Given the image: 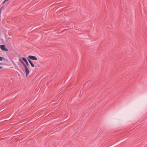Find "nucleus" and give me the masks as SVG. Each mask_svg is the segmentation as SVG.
Listing matches in <instances>:
<instances>
[{
	"instance_id": "obj_1",
	"label": "nucleus",
	"mask_w": 147,
	"mask_h": 147,
	"mask_svg": "<svg viewBox=\"0 0 147 147\" xmlns=\"http://www.w3.org/2000/svg\"><path fill=\"white\" fill-rule=\"evenodd\" d=\"M18 60L24 65L25 68V71L26 73V76H27L30 73V71L28 67L26 66L25 63L21 59H19Z\"/></svg>"
},
{
	"instance_id": "obj_10",
	"label": "nucleus",
	"mask_w": 147,
	"mask_h": 147,
	"mask_svg": "<svg viewBox=\"0 0 147 147\" xmlns=\"http://www.w3.org/2000/svg\"><path fill=\"white\" fill-rule=\"evenodd\" d=\"M4 109H1L0 110V111L1 112L3 111H4Z\"/></svg>"
},
{
	"instance_id": "obj_2",
	"label": "nucleus",
	"mask_w": 147,
	"mask_h": 147,
	"mask_svg": "<svg viewBox=\"0 0 147 147\" xmlns=\"http://www.w3.org/2000/svg\"><path fill=\"white\" fill-rule=\"evenodd\" d=\"M1 49L3 51H8V49L5 47V45H1L0 46Z\"/></svg>"
},
{
	"instance_id": "obj_5",
	"label": "nucleus",
	"mask_w": 147,
	"mask_h": 147,
	"mask_svg": "<svg viewBox=\"0 0 147 147\" xmlns=\"http://www.w3.org/2000/svg\"><path fill=\"white\" fill-rule=\"evenodd\" d=\"M4 60H5V59L4 58L0 56V61H2Z\"/></svg>"
},
{
	"instance_id": "obj_6",
	"label": "nucleus",
	"mask_w": 147,
	"mask_h": 147,
	"mask_svg": "<svg viewBox=\"0 0 147 147\" xmlns=\"http://www.w3.org/2000/svg\"><path fill=\"white\" fill-rule=\"evenodd\" d=\"M30 64L31 65V66L32 67H34L35 66L34 64L32 62Z\"/></svg>"
},
{
	"instance_id": "obj_13",
	"label": "nucleus",
	"mask_w": 147,
	"mask_h": 147,
	"mask_svg": "<svg viewBox=\"0 0 147 147\" xmlns=\"http://www.w3.org/2000/svg\"><path fill=\"white\" fill-rule=\"evenodd\" d=\"M2 67H2V66H0V69H1Z\"/></svg>"
},
{
	"instance_id": "obj_14",
	"label": "nucleus",
	"mask_w": 147,
	"mask_h": 147,
	"mask_svg": "<svg viewBox=\"0 0 147 147\" xmlns=\"http://www.w3.org/2000/svg\"><path fill=\"white\" fill-rule=\"evenodd\" d=\"M3 63H0V64H2Z\"/></svg>"
},
{
	"instance_id": "obj_4",
	"label": "nucleus",
	"mask_w": 147,
	"mask_h": 147,
	"mask_svg": "<svg viewBox=\"0 0 147 147\" xmlns=\"http://www.w3.org/2000/svg\"><path fill=\"white\" fill-rule=\"evenodd\" d=\"M22 59L26 63V65L27 67V66H29V63H28L27 59H26L24 57H23L22 58Z\"/></svg>"
},
{
	"instance_id": "obj_12",
	"label": "nucleus",
	"mask_w": 147,
	"mask_h": 147,
	"mask_svg": "<svg viewBox=\"0 0 147 147\" xmlns=\"http://www.w3.org/2000/svg\"><path fill=\"white\" fill-rule=\"evenodd\" d=\"M11 38L10 37H8V38L7 39V40H11Z\"/></svg>"
},
{
	"instance_id": "obj_8",
	"label": "nucleus",
	"mask_w": 147,
	"mask_h": 147,
	"mask_svg": "<svg viewBox=\"0 0 147 147\" xmlns=\"http://www.w3.org/2000/svg\"><path fill=\"white\" fill-rule=\"evenodd\" d=\"M28 60L29 63H31L32 62V61L31 60V59H29L28 58Z\"/></svg>"
},
{
	"instance_id": "obj_9",
	"label": "nucleus",
	"mask_w": 147,
	"mask_h": 147,
	"mask_svg": "<svg viewBox=\"0 0 147 147\" xmlns=\"http://www.w3.org/2000/svg\"><path fill=\"white\" fill-rule=\"evenodd\" d=\"M28 60L29 63H31L32 62V61L31 60V59H29L28 58Z\"/></svg>"
},
{
	"instance_id": "obj_7",
	"label": "nucleus",
	"mask_w": 147,
	"mask_h": 147,
	"mask_svg": "<svg viewBox=\"0 0 147 147\" xmlns=\"http://www.w3.org/2000/svg\"><path fill=\"white\" fill-rule=\"evenodd\" d=\"M5 7L4 6H3L1 8L0 10H3L5 8Z\"/></svg>"
},
{
	"instance_id": "obj_11",
	"label": "nucleus",
	"mask_w": 147,
	"mask_h": 147,
	"mask_svg": "<svg viewBox=\"0 0 147 147\" xmlns=\"http://www.w3.org/2000/svg\"><path fill=\"white\" fill-rule=\"evenodd\" d=\"M6 1H5V0H4V1L2 2V4H4L5 2Z\"/></svg>"
},
{
	"instance_id": "obj_3",
	"label": "nucleus",
	"mask_w": 147,
	"mask_h": 147,
	"mask_svg": "<svg viewBox=\"0 0 147 147\" xmlns=\"http://www.w3.org/2000/svg\"><path fill=\"white\" fill-rule=\"evenodd\" d=\"M28 57L29 59L31 60H38L36 56H34L29 55L28 56Z\"/></svg>"
}]
</instances>
